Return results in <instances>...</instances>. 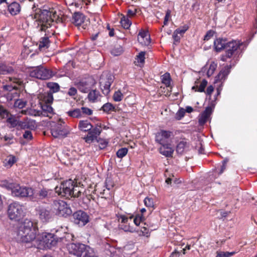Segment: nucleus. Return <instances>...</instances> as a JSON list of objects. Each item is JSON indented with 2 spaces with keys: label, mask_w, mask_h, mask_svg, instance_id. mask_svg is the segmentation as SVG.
Wrapping results in <instances>:
<instances>
[{
  "label": "nucleus",
  "mask_w": 257,
  "mask_h": 257,
  "mask_svg": "<svg viewBox=\"0 0 257 257\" xmlns=\"http://www.w3.org/2000/svg\"><path fill=\"white\" fill-rule=\"evenodd\" d=\"M6 118L7 119V125L10 128H14L19 124V120L16 117L10 113H9V116Z\"/></svg>",
  "instance_id": "obj_25"
},
{
  "label": "nucleus",
  "mask_w": 257,
  "mask_h": 257,
  "mask_svg": "<svg viewBox=\"0 0 257 257\" xmlns=\"http://www.w3.org/2000/svg\"><path fill=\"white\" fill-rule=\"evenodd\" d=\"M159 152L166 157H172L174 152V149L171 147L170 144L162 146L159 148Z\"/></svg>",
  "instance_id": "obj_23"
},
{
  "label": "nucleus",
  "mask_w": 257,
  "mask_h": 257,
  "mask_svg": "<svg viewBox=\"0 0 257 257\" xmlns=\"http://www.w3.org/2000/svg\"><path fill=\"white\" fill-rule=\"evenodd\" d=\"M21 127L23 128H32L35 127V122L32 120L23 122L21 124Z\"/></svg>",
  "instance_id": "obj_42"
},
{
  "label": "nucleus",
  "mask_w": 257,
  "mask_h": 257,
  "mask_svg": "<svg viewBox=\"0 0 257 257\" xmlns=\"http://www.w3.org/2000/svg\"><path fill=\"white\" fill-rule=\"evenodd\" d=\"M2 88L4 91H8V93H10L12 91H14V89L16 88V86L11 85H5L3 86Z\"/></svg>",
  "instance_id": "obj_60"
},
{
  "label": "nucleus",
  "mask_w": 257,
  "mask_h": 257,
  "mask_svg": "<svg viewBox=\"0 0 257 257\" xmlns=\"http://www.w3.org/2000/svg\"><path fill=\"white\" fill-rule=\"evenodd\" d=\"M27 102L23 99H17L14 103V106L19 108H23L25 107Z\"/></svg>",
  "instance_id": "obj_41"
},
{
  "label": "nucleus",
  "mask_w": 257,
  "mask_h": 257,
  "mask_svg": "<svg viewBox=\"0 0 257 257\" xmlns=\"http://www.w3.org/2000/svg\"><path fill=\"white\" fill-rule=\"evenodd\" d=\"M82 257H98V255L93 248L86 245Z\"/></svg>",
  "instance_id": "obj_32"
},
{
  "label": "nucleus",
  "mask_w": 257,
  "mask_h": 257,
  "mask_svg": "<svg viewBox=\"0 0 257 257\" xmlns=\"http://www.w3.org/2000/svg\"><path fill=\"white\" fill-rule=\"evenodd\" d=\"M144 216L143 215L138 214L134 219V222L137 225L139 226L141 223H142L144 219Z\"/></svg>",
  "instance_id": "obj_52"
},
{
  "label": "nucleus",
  "mask_w": 257,
  "mask_h": 257,
  "mask_svg": "<svg viewBox=\"0 0 257 257\" xmlns=\"http://www.w3.org/2000/svg\"><path fill=\"white\" fill-rule=\"evenodd\" d=\"M128 150L126 148H122L119 149L116 152V156L119 158H122L127 153Z\"/></svg>",
  "instance_id": "obj_44"
},
{
  "label": "nucleus",
  "mask_w": 257,
  "mask_h": 257,
  "mask_svg": "<svg viewBox=\"0 0 257 257\" xmlns=\"http://www.w3.org/2000/svg\"><path fill=\"white\" fill-rule=\"evenodd\" d=\"M100 95L99 92L96 90H93L89 92L88 95V98L91 102H94L98 100Z\"/></svg>",
  "instance_id": "obj_33"
},
{
  "label": "nucleus",
  "mask_w": 257,
  "mask_h": 257,
  "mask_svg": "<svg viewBox=\"0 0 257 257\" xmlns=\"http://www.w3.org/2000/svg\"><path fill=\"white\" fill-rule=\"evenodd\" d=\"M228 42L225 39L218 38L214 41V49L216 52H220L223 49L225 50Z\"/></svg>",
  "instance_id": "obj_21"
},
{
  "label": "nucleus",
  "mask_w": 257,
  "mask_h": 257,
  "mask_svg": "<svg viewBox=\"0 0 257 257\" xmlns=\"http://www.w3.org/2000/svg\"><path fill=\"white\" fill-rule=\"evenodd\" d=\"M113 82L112 77L110 76L106 78H101L100 81V86L102 93L107 95L110 92V86Z\"/></svg>",
  "instance_id": "obj_16"
},
{
  "label": "nucleus",
  "mask_w": 257,
  "mask_h": 257,
  "mask_svg": "<svg viewBox=\"0 0 257 257\" xmlns=\"http://www.w3.org/2000/svg\"><path fill=\"white\" fill-rule=\"evenodd\" d=\"M136 59L137 60L138 63L143 64L145 62V52L142 51L140 52L137 56Z\"/></svg>",
  "instance_id": "obj_47"
},
{
  "label": "nucleus",
  "mask_w": 257,
  "mask_h": 257,
  "mask_svg": "<svg viewBox=\"0 0 257 257\" xmlns=\"http://www.w3.org/2000/svg\"><path fill=\"white\" fill-rule=\"evenodd\" d=\"M18 96V92L15 88L14 91H12L10 93H8L7 94V98L8 100L11 101L13 98Z\"/></svg>",
  "instance_id": "obj_50"
},
{
  "label": "nucleus",
  "mask_w": 257,
  "mask_h": 257,
  "mask_svg": "<svg viewBox=\"0 0 257 257\" xmlns=\"http://www.w3.org/2000/svg\"><path fill=\"white\" fill-rule=\"evenodd\" d=\"M67 114L68 116L73 118H80L82 117V113L81 109L76 108L67 111Z\"/></svg>",
  "instance_id": "obj_35"
},
{
  "label": "nucleus",
  "mask_w": 257,
  "mask_h": 257,
  "mask_svg": "<svg viewBox=\"0 0 257 257\" xmlns=\"http://www.w3.org/2000/svg\"><path fill=\"white\" fill-rule=\"evenodd\" d=\"M49 87L53 91V92H56L60 89L59 85L56 83L49 84Z\"/></svg>",
  "instance_id": "obj_57"
},
{
  "label": "nucleus",
  "mask_w": 257,
  "mask_h": 257,
  "mask_svg": "<svg viewBox=\"0 0 257 257\" xmlns=\"http://www.w3.org/2000/svg\"><path fill=\"white\" fill-rule=\"evenodd\" d=\"M173 136V133L170 131L161 130L156 134L155 141L162 146L169 144L170 138Z\"/></svg>",
  "instance_id": "obj_11"
},
{
  "label": "nucleus",
  "mask_w": 257,
  "mask_h": 257,
  "mask_svg": "<svg viewBox=\"0 0 257 257\" xmlns=\"http://www.w3.org/2000/svg\"><path fill=\"white\" fill-rule=\"evenodd\" d=\"M72 188H73V181L69 179L61 183L59 186H56L55 190L58 195L69 198L71 196Z\"/></svg>",
  "instance_id": "obj_8"
},
{
  "label": "nucleus",
  "mask_w": 257,
  "mask_h": 257,
  "mask_svg": "<svg viewBox=\"0 0 257 257\" xmlns=\"http://www.w3.org/2000/svg\"><path fill=\"white\" fill-rule=\"evenodd\" d=\"M185 113V110L184 108H181L179 109L176 113L178 119H181L184 116Z\"/></svg>",
  "instance_id": "obj_61"
},
{
  "label": "nucleus",
  "mask_w": 257,
  "mask_h": 257,
  "mask_svg": "<svg viewBox=\"0 0 257 257\" xmlns=\"http://www.w3.org/2000/svg\"><path fill=\"white\" fill-rule=\"evenodd\" d=\"M231 65L225 66L216 76L214 80L215 83L224 81L227 78L228 75L230 73Z\"/></svg>",
  "instance_id": "obj_19"
},
{
  "label": "nucleus",
  "mask_w": 257,
  "mask_h": 257,
  "mask_svg": "<svg viewBox=\"0 0 257 257\" xmlns=\"http://www.w3.org/2000/svg\"><path fill=\"white\" fill-rule=\"evenodd\" d=\"M240 44L236 41L228 42L226 46L225 51L227 52L228 58H231L239 47Z\"/></svg>",
  "instance_id": "obj_17"
},
{
  "label": "nucleus",
  "mask_w": 257,
  "mask_h": 257,
  "mask_svg": "<svg viewBox=\"0 0 257 257\" xmlns=\"http://www.w3.org/2000/svg\"><path fill=\"white\" fill-rule=\"evenodd\" d=\"M8 9L11 15L16 16L21 12V7L19 3L14 2L8 6Z\"/></svg>",
  "instance_id": "obj_22"
},
{
  "label": "nucleus",
  "mask_w": 257,
  "mask_h": 257,
  "mask_svg": "<svg viewBox=\"0 0 257 257\" xmlns=\"http://www.w3.org/2000/svg\"><path fill=\"white\" fill-rule=\"evenodd\" d=\"M24 138L27 140H31L32 139V134L31 131H26L23 134Z\"/></svg>",
  "instance_id": "obj_63"
},
{
  "label": "nucleus",
  "mask_w": 257,
  "mask_h": 257,
  "mask_svg": "<svg viewBox=\"0 0 257 257\" xmlns=\"http://www.w3.org/2000/svg\"><path fill=\"white\" fill-rule=\"evenodd\" d=\"M217 67V65L214 62H212L210 65L209 68L207 72V75L208 77L211 76L216 70Z\"/></svg>",
  "instance_id": "obj_48"
},
{
  "label": "nucleus",
  "mask_w": 257,
  "mask_h": 257,
  "mask_svg": "<svg viewBox=\"0 0 257 257\" xmlns=\"http://www.w3.org/2000/svg\"><path fill=\"white\" fill-rule=\"evenodd\" d=\"M2 186L11 191L13 196L19 198H28L31 200L33 188L32 187L20 186L19 184L10 182L7 180L2 182Z\"/></svg>",
  "instance_id": "obj_3"
},
{
  "label": "nucleus",
  "mask_w": 257,
  "mask_h": 257,
  "mask_svg": "<svg viewBox=\"0 0 257 257\" xmlns=\"http://www.w3.org/2000/svg\"><path fill=\"white\" fill-rule=\"evenodd\" d=\"M53 206L59 216L66 217L72 213V210L69 205L64 201L55 200Z\"/></svg>",
  "instance_id": "obj_9"
},
{
  "label": "nucleus",
  "mask_w": 257,
  "mask_h": 257,
  "mask_svg": "<svg viewBox=\"0 0 257 257\" xmlns=\"http://www.w3.org/2000/svg\"><path fill=\"white\" fill-rule=\"evenodd\" d=\"M120 23L121 26L125 29H128L132 24L131 21L127 18H125V17H123L121 19Z\"/></svg>",
  "instance_id": "obj_39"
},
{
  "label": "nucleus",
  "mask_w": 257,
  "mask_h": 257,
  "mask_svg": "<svg viewBox=\"0 0 257 257\" xmlns=\"http://www.w3.org/2000/svg\"><path fill=\"white\" fill-rule=\"evenodd\" d=\"M162 82L166 87H169L171 83V77L169 73H166L162 76Z\"/></svg>",
  "instance_id": "obj_37"
},
{
  "label": "nucleus",
  "mask_w": 257,
  "mask_h": 257,
  "mask_svg": "<svg viewBox=\"0 0 257 257\" xmlns=\"http://www.w3.org/2000/svg\"><path fill=\"white\" fill-rule=\"evenodd\" d=\"M9 111L3 105H0V118L1 119L6 118L9 116Z\"/></svg>",
  "instance_id": "obj_43"
},
{
  "label": "nucleus",
  "mask_w": 257,
  "mask_h": 257,
  "mask_svg": "<svg viewBox=\"0 0 257 257\" xmlns=\"http://www.w3.org/2000/svg\"><path fill=\"white\" fill-rule=\"evenodd\" d=\"M57 239L55 235L50 233L43 232L38 234L36 240V243L34 246L40 249L50 248L55 246L57 243Z\"/></svg>",
  "instance_id": "obj_4"
},
{
  "label": "nucleus",
  "mask_w": 257,
  "mask_h": 257,
  "mask_svg": "<svg viewBox=\"0 0 257 257\" xmlns=\"http://www.w3.org/2000/svg\"><path fill=\"white\" fill-rule=\"evenodd\" d=\"M11 69L8 68L6 65L0 64V74H5L10 72Z\"/></svg>",
  "instance_id": "obj_54"
},
{
  "label": "nucleus",
  "mask_w": 257,
  "mask_h": 257,
  "mask_svg": "<svg viewBox=\"0 0 257 257\" xmlns=\"http://www.w3.org/2000/svg\"><path fill=\"white\" fill-rule=\"evenodd\" d=\"M25 206L19 202L11 203L8 207V214L10 219L19 221L25 215Z\"/></svg>",
  "instance_id": "obj_5"
},
{
  "label": "nucleus",
  "mask_w": 257,
  "mask_h": 257,
  "mask_svg": "<svg viewBox=\"0 0 257 257\" xmlns=\"http://www.w3.org/2000/svg\"><path fill=\"white\" fill-rule=\"evenodd\" d=\"M144 203L145 205L148 207H153L154 206L153 200L152 198L146 197L144 199Z\"/></svg>",
  "instance_id": "obj_55"
},
{
  "label": "nucleus",
  "mask_w": 257,
  "mask_h": 257,
  "mask_svg": "<svg viewBox=\"0 0 257 257\" xmlns=\"http://www.w3.org/2000/svg\"><path fill=\"white\" fill-rule=\"evenodd\" d=\"M101 131V123H97L88 132L87 135L84 138V140L87 143L90 144L97 139Z\"/></svg>",
  "instance_id": "obj_10"
},
{
  "label": "nucleus",
  "mask_w": 257,
  "mask_h": 257,
  "mask_svg": "<svg viewBox=\"0 0 257 257\" xmlns=\"http://www.w3.org/2000/svg\"><path fill=\"white\" fill-rule=\"evenodd\" d=\"M30 76L39 79L46 80L52 76V72L42 66L34 67L30 71Z\"/></svg>",
  "instance_id": "obj_7"
},
{
  "label": "nucleus",
  "mask_w": 257,
  "mask_h": 257,
  "mask_svg": "<svg viewBox=\"0 0 257 257\" xmlns=\"http://www.w3.org/2000/svg\"><path fill=\"white\" fill-rule=\"evenodd\" d=\"M51 134L54 138L65 137L68 134V131L65 127L64 123H58L52 126Z\"/></svg>",
  "instance_id": "obj_13"
},
{
  "label": "nucleus",
  "mask_w": 257,
  "mask_h": 257,
  "mask_svg": "<svg viewBox=\"0 0 257 257\" xmlns=\"http://www.w3.org/2000/svg\"><path fill=\"white\" fill-rule=\"evenodd\" d=\"M171 12L170 10H167L166 12L165 17L164 18V25H167L168 24V21L171 17Z\"/></svg>",
  "instance_id": "obj_62"
},
{
  "label": "nucleus",
  "mask_w": 257,
  "mask_h": 257,
  "mask_svg": "<svg viewBox=\"0 0 257 257\" xmlns=\"http://www.w3.org/2000/svg\"><path fill=\"white\" fill-rule=\"evenodd\" d=\"M79 128L83 132H89L92 128V124L88 120H80L78 124Z\"/></svg>",
  "instance_id": "obj_26"
},
{
  "label": "nucleus",
  "mask_w": 257,
  "mask_h": 257,
  "mask_svg": "<svg viewBox=\"0 0 257 257\" xmlns=\"http://www.w3.org/2000/svg\"><path fill=\"white\" fill-rule=\"evenodd\" d=\"M183 254H185V249L183 248L182 250L180 251H178L175 249L174 251H173L170 257H181V256Z\"/></svg>",
  "instance_id": "obj_51"
},
{
  "label": "nucleus",
  "mask_w": 257,
  "mask_h": 257,
  "mask_svg": "<svg viewBox=\"0 0 257 257\" xmlns=\"http://www.w3.org/2000/svg\"><path fill=\"white\" fill-rule=\"evenodd\" d=\"M187 146V143L185 141H181L178 143L176 147V151L178 154H182Z\"/></svg>",
  "instance_id": "obj_38"
},
{
  "label": "nucleus",
  "mask_w": 257,
  "mask_h": 257,
  "mask_svg": "<svg viewBox=\"0 0 257 257\" xmlns=\"http://www.w3.org/2000/svg\"><path fill=\"white\" fill-rule=\"evenodd\" d=\"M123 97L122 93L119 91H115L113 95V99L115 101L118 102L122 100Z\"/></svg>",
  "instance_id": "obj_46"
},
{
  "label": "nucleus",
  "mask_w": 257,
  "mask_h": 257,
  "mask_svg": "<svg viewBox=\"0 0 257 257\" xmlns=\"http://www.w3.org/2000/svg\"><path fill=\"white\" fill-rule=\"evenodd\" d=\"M37 229L34 226L33 222L26 219L20 226L18 235L23 242H31L37 239Z\"/></svg>",
  "instance_id": "obj_2"
},
{
  "label": "nucleus",
  "mask_w": 257,
  "mask_h": 257,
  "mask_svg": "<svg viewBox=\"0 0 257 257\" xmlns=\"http://www.w3.org/2000/svg\"><path fill=\"white\" fill-rule=\"evenodd\" d=\"M85 17L80 12H75L72 16V22L76 26L81 25L84 21Z\"/></svg>",
  "instance_id": "obj_24"
},
{
  "label": "nucleus",
  "mask_w": 257,
  "mask_h": 257,
  "mask_svg": "<svg viewBox=\"0 0 257 257\" xmlns=\"http://www.w3.org/2000/svg\"><path fill=\"white\" fill-rule=\"evenodd\" d=\"M32 11L28 18L32 20L36 19L38 21V27L40 31L44 32L48 36L53 35L55 31L52 23L56 17V12L50 9H36L34 5Z\"/></svg>",
  "instance_id": "obj_1"
},
{
  "label": "nucleus",
  "mask_w": 257,
  "mask_h": 257,
  "mask_svg": "<svg viewBox=\"0 0 257 257\" xmlns=\"http://www.w3.org/2000/svg\"><path fill=\"white\" fill-rule=\"evenodd\" d=\"M235 253L236 252L235 251H220L217 252V257H230L234 255Z\"/></svg>",
  "instance_id": "obj_49"
},
{
  "label": "nucleus",
  "mask_w": 257,
  "mask_h": 257,
  "mask_svg": "<svg viewBox=\"0 0 257 257\" xmlns=\"http://www.w3.org/2000/svg\"><path fill=\"white\" fill-rule=\"evenodd\" d=\"M53 101V97L51 92L47 93L44 95L43 101L45 104H50Z\"/></svg>",
  "instance_id": "obj_40"
},
{
  "label": "nucleus",
  "mask_w": 257,
  "mask_h": 257,
  "mask_svg": "<svg viewBox=\"0 0 257 257\" xmlns=\"http://www.w3.org/2000/svg\"><path fill=\"white\" fill-rule=\"evenodd\" d=\"M188 29V27L187 25H184L182 28H178L176 29L175 32L178 34L182 35L185 33V32Z\"/></svg>",
  "instance_id": "obj_59"
},
{
  "label": "nucleus",
  "mask_w": 257,
  "mask_h": 257,
  "mask_svg": "<svg viewBox=\"0 0 257 257\" xmlns=\"http://www.w3.org/2000/svg\"><path fill=\"white\" fill-rule=\"evenodd\" d=\"M140 235L148 237L150 235V230L149 228L146 226L142 227Z\"/></svg>",
  "instance_id": "obj_56"
},
{
  "label": "nucleus",
  "mask_w": 257,
  "mask_h": 257,
  "mask_svg": "<svg viewBox=\"0 0 257 257\" xmlns=\"http://www.w3.org/2000/svg\"><path fill=\"white\" fill-rule=\"evenodd\" d=\"M198 82L195 81V85L192 87V90H194L195 91H198L200 92H202L204 91L205 88L206 87L207 84V81L203 79L199 86L198 85Z\"/></svg>",
  "instance_id": "obj_31"
},
{
  "label": "nucleus",
  "mask_w": 257,
  "mask_h": 257,
  "mask_svg": "<svg viewBox=\"0 0 257 257\" xmlns=\"http://www.w3.org/2000/svg\"><path fill=\"white\" fill-rule=\"evenodd\" d=\"M138 40L143 45H148L150 42V36L148 32L141 30L138 35Z\"/></svg>",
  "instance_id": "obj_20"
},
{
  "label": "nucleus",
  "mask_w": 257,
  "mask_h": 257,
  "mask_svg": "<svg viewBox=\"0 0 257 257\" xmlns=\"http://www.w3.org/2000/svg\"><path fill=\"white\" fill-rule=\"evenodd\" d=\"M40 219L43 222L49 221L53 216V213L48 208L39 207L37 209Z\"/></svg>",
  "instance_id": "obj_15"
},
{
  "label": "nucleus",
  "mask_w": 257,
  "mask_h": 257,
  "mask_svg": "<svg viewBox=\"0 0 257 257\" xmlns=\"http://www.w3.org/2000/svg\"><path fill=\"white\" fill-rule=\"evenodd\" d=\"M74 222L80 226H84L89 221L87 214L82 210H78L73 214Z\"/></svg>",
  "instance_id": "obj_14"
},
{
  "label": "nucleus",
  "mask_w": 257,
  "mask_h": 257,
  "mask_svg": "<svg viewBox=\"0 0 257 257\" xmlns=\"http://www.w3.org/2000/svg\"><path fill=\"white\" fill-rule=\"evenodd\" d=\"M212 112V109L211 107H206L205 109L198 116L199 125H203L209 118Z\"/></svg>",
  "instance_id": "obj_18"
},
{
  "label": "nucleus",
  "mask_w": 257,
  "mask_h": 257,
  "mask_svg": "<svg viewBox=\"0 0 257 257\" xmlns=\"http://www.w3.org/2000/svg\"><path fill=\"white\" fill-rule=\"evenodd\" d=\"M45 36L41 38L39 41V48L40 50H42L43 49H45L48 48L49 46V37L51 36H48L45 33Z\"/></svg>",
  "instance_id": "obj_30"
},
{
  "label": "nucleus",
  "mask_w": 257,
  "mask_h": 257,
  "mask_svg": "<svg viewBox=\"0 0 257 257\" xmlns=\"http://www.w3.org/2000/svg\"><path fill=\"white\" fill-rule=\"evenodd\" d=\"M81 111L82 113V117L83 116V115H90L92 114V110L86 107H82L81 108Z\"/></svg>",
  "instance_id": "obj_53"
},
{
  "label": "nucleus",
  "mask_w": 257,
  "mask_h": 257,
  "mask_svg": "<svg viewBox=\"0 0 257 257\" xmlns=\"http://www.w3.org/2000/svg\"><path fill=\"white\" fill-rule=\"evenodd\" d=\"M83 188L78 186L73 181V188H72L71 194L70 197H79L80 196Z\"/></svg>",
  "instance_id": "obj_29"
},
{
  "label": "nucleus",
  "mask_w": 257,
  "mask_h": 257,
  "mask_svg": "<svg viewBox=\"0 0 257 257\" xmlns=\"http://www.w3.org/2000/svg\"><path fill=\"white\" fill-rule=\"evenodd\" d=\"M41 108L42 109V114L44 116L50 117V115L54 113L53 111V109L50 104H42L41 106Z\"/></svg>",
  "instance_id": "obj_28"
},
{
  "label": "nucleus",
  "mask_w": 257,
  "mask_h": 257,
  "mask_svg": "<svg viewBox=\"0 0 257 257\" xmlns=\"http://www.w3.org/2000/svg\"><path fill=\"white\" fill-rule=\"evenodd\" d=\"M79 90L83 93L88 92L90 88V84L85 80H81L77 84Z\"/></svg>",
  "instance_id": "obj_27"
},
{
  "label": "nucleus",
  "mask_w": 257,
  "mask_h": 257,
  "mask_svg": "<svg viewBox=\"0 0 257 257\" xmlns=\"http://www.w3.org/2000/svg\"><path fill=\"white\" fill-rule=\"evenodd\" d=\"M101 109L107 113H110L111 111H115V107L110 103H106L103 105Z\"/></svg>",
  "instance_id": "obj_36"
},
{
  "label": "nucleus",
  "mask_w": 257,
  "mask_h": 257,
  "mask_svg": "<svg viewBox=\"0 0 257 257\" xmlns=\"http://www.w3.org/2000/svg\"><path fill=\"white\" fill-rule=\"evenodd\" d=\"M117 217L119 220H121V223H125L127 222L128 219H132L134 217V215H130L129 217H127L125 215L118 214L117 215Z\"/></svg>",
  "instance_id": "obj_45"
},
{
  "label": "nucleus",
  "mask_w": 257,
  "mask_h": 257,
  "mask_svg": "<svg viewBox=\"0 0 257 257\" xmlns=\"http://www.w3.org/2000/svg\"><path fill=\"white\" fill-rule=\"evenodd\" d=\"M56 195L55 191L53 190L43 188L36 192L33 189V194L31 197L32 201H41L43 200L49 201L50 199L53 198Z\"/></svg>",
  "instance_id": "obj_6"
},
{
  "label": "nucleus",
  "mask_w": 257,
  "mask_h": 257,
  "mask_svg": "<svg viewBox=\"0 0 257 257\" xmlns=\"http://www.w3.org/2000/svg\"><path fill=\"white\" fill-rule=\"evenodd\" d=\"M17 161L16 158L13 156L10 155L7 157L4 161V166L7 168L11 167L13 164Z\"/></svg>",
  "instance_id": "obj_34"
},
{
  "label": "nucleus",
  "mask_w": 257,
  "mask_h": 257,
  "mask_svg": "<svg viewBox=\"0 0 257 257\" xmlns=\"http://www.w3.org/2000/svg\"><path fill=\"white\" fill-rule=\"evenodd\" d=\"M86 245L77 243H72L67 245V248L70 253L73 254L78 257H82L83 251Z\"/></svg>",
  "instance_id": "obj_12"
},
{
  "label": "nucleus",
  "mask_w": 257,
  "mask_h": 257,
  "mask_svg": "<svg viewBox=\"0 0 257 257\" xmlns=\"http://www.w3.org/2000/svg\"><path fill=\"white\" fill-rule=\"evenodd\" d=\"M215 32L213 30H209L207 32L206 35L204 37V41H208L210 40L212 37H213Z\"/></svg>",
  "instance_id": "obj_58"
},
{
  "label": "nucleus",
  "mask_w": 257,
  "mask_h": 257,
  "mask_svg": "<svg viewBox=\"0 0 257 257\" xmlns=\"http://www.w3.org/2000/svg\"><path fill=\"white\" fill-rule=\"evenodd\" d=\"M77 91V89L75 88L72 87L69 89L68 94L69 96H73L76 94Z\"/></svg>",
  "instance_id": "obj_64"
}]
</instances>
